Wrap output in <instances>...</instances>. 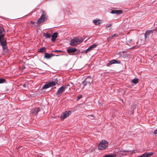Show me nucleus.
Returning <instances> with one entry per match:
<instances>
[{"instance_id":"obj_1","label":"nucleus","mask_w":157,"mask_h":157,"mask_svg":"<svg viewBox=\"0 0 157 157\" xmlns=\"http://www.w3.org/2000/svg\"><path fill=\"white\" fill-rule=\"evenodd\" d=\"M4 29L2 27H0V43L4 49L6 48V41L4 38Z\"/></svg>"},{"instance_id":"obj_2","label":"nucleus","mask_w":157,"mask_h":157,"mask_svg":"<svg viewBox=\"0 0 157 157\" xmlns=\"http://www.w3.org/2000/svg\"><path fill=\"white\" fill-rule=\"evenodd\" d=\"M83 41V40L82 37L74 38L71 40L70 44L72 46H75L79 43L82 42Z\"/></svg>"},{"instance_id":"obj_3","label":"nucleus","mask_w":157,"mask_h":157,"mask_svg":"<svg viewBox=\"0 0 157 157\" xmlns=\"http://www.w3.org/2000/svg\"><path fill=\"white\" fill-rule=\"evenodd\" d=\"M108 142L105 140L101 141L98 145V149L101 150L105 149L108 146Z\"/></svg>"},{"instance_id":"obj_4","label":"nucleus","mask_w":157,"mask_h":157,"mask_svg":"<svg viewBox=\"0 0 157 157\" xmlns=\"http://www.w3.org/2000/svg\"><path fill=\"white\" fill-rule=\"evenodd\" d=\"M41 11L42 12V14L41 16V17L38 19L37 22V23L38 25H39L41 23L44 22L47 19L46 13L42 10H41Z\"/></svg>"},{"instance_id":"obj_5","label":"nucleus","mask_w":157,"mask_h":157,"mask_svg":"<svg viewBox=\"0 0 157 157\" xmlns=\"http://www.w3.org/2000/svg\"><path fill=\"white\" fill-rule=\"evenodd\" d=\"M92 81H93L92 80L91 78L90 77H88L82 82V83L83 84L84 86L87 85L90 86L91 82H92Z\"/></svg>"},{"instance_id":"obj_6","label":"nucleus","mask_w":157,"mask_h":157,"mask_svg":"<svg viewBox=\"0 0 157 157\" xmlns=\"http://www.w3.org/2000/svg\"><path fill=\"white\" fill-rule=\"evenodd\" d=\"M66 87L65 86H62L60 87L58 90L57 92L56 93V94L58 97L60 96L62 93L64 91L65 89H66Z\"/></svg>"},{"instance_id":"obj_7","label":"nucleus","mask_w":157,"mask_h":157,"mask_svg":"<svg viewBox=\"0 0 157 157\" xmlns=\"http://www.w3.org/2000/svg\"><path fill=\"white\" fill-rule=\"evenodd\" d=\"M71 113V111H66L64 112L63 113L61 114V119H62V120H63L65 118H66L67 117L69 116V115Z\"/></svg>"},{"instance_id":"obj_8","label":"nucleus","mask_w":157,"mask_h":157,"mask_svg":"<svg viewBox=\"0 0 157 157\" xmlns=\"http://www.w3.org/2000/svg\"><path fill=\"white\" fill-rule=\"evenodd\" d=\"M40 111V109L38 108H37L32 109L30 111V113L31 114L36 115Z\"/></svg>"},{"instance_id":"obj_9","label":"nucleus","mask_w":157,"mask_h":157,"mask_svg":"<svg viewBox=\"0 0 157 157\" xmlns=\"http://www.w3.org/2000/svg\"><path fill=\"white\" fill-rule=\"evenodd\" d=\"M121 63L119 60H117L116 59H113L110 61L107 64V66L111 65L113 64L118 63L119 64Z\"/></svg>"},{"instance_id":"obj_10","label":"nucleus","mask_w":157,"mask_h":157,"mask_svg":"<svg viewBox=\"0 0 157 157\" xmlns=\"http://www.w3.org/2000/svg\"><path fill=\"white\" fill-rule=\"evenodd\" d=\"M77 50V49L75 48H72L67 50V53L70 55H73V53L75 52Z\"/></svg>"},{"instance_id":"obj_11","label":"nucleus","mask_w":157,"mask_h":157,"mask_svg":"<svg viewBox=\"0 0 157 157\" xmlns=\"http://www.w3.org/2000/svg\"><path fill=\"white\" fill-rule=\"evenodd\" d=\"M153 153L152 152L145 153L143 155L139 156L138 157H150L152 155Z\"/></svg>"},{"instance_id":"obj_12","label":"nucleus","mask_w":157,"mask_h":157,"mask_svg":"<svg viewBox=\"0 0 157 157\" xmlns=\"http://www.w3.org/2000/svg\"><path fill=\"white\" fill-rule=\"evenodd\" d=\"M97 45V44H93L90 47L88 48L85 50V52L86 53L90 51L94 48H95Z\"/></svg>"},{"instance_id":"obj_13","label":"nucleus","mask_w":157,"mask_h":157,"mask_svg":"<svg viewBox=\"0 0 157 157\" xmlns=\"http://www.w3.org/2000/svg\"><path fill=\"white\" fill-rule=\"evenodd\" d=\"M55 56V55L52 53H46L44 56V57L46 59H50L52 56Z\"/></svg>"},{"instance_id":"obj_14","label":"nucleus","mask_w":157,"mask_h":157,"mask_svg":"<svg viewBox=\"0 0 157 157\" xmlns=\"http://www.w3.org/2000/svg\"><path fill=\"white\" fill-rule=\"evenodd\" d=\"M58 80L57 78H56L54 81H52V82H48L50 87L52 86H55L56 85V84L57 83V84H58L57 83L58 82Z\"/></svg>"},{"instance_id":"obj_15","label":"nucleus","mask_w":157,"mask_h":157,"mask_svg":"<svg viewBox=\"0 0 157 157\" xmlns=\"http://www.w3.org/2000/svg\"><path fill=\"white\" fill-rule=\"evenodd\" d=\"M58 33L57 32L54 33L51 36L52 37L51 40L52 41H55L57 37Z\"/></svg>"},{"instance_id":"obj_16","label":"nucleus","mask_w":157,"mask_h":157,"mask_svg":"<svg viewBox=\"0 0 157 157\" xmlns=\"http://www.w3.org/2000/svg\"><path fill=\"white\" fill-rule=\"evenodd\" d=\"M155 30V29L153 30H148L146 31L145 34V37H146V36L147 35H150L151 33H152L153 31Z\"/></svg>"},{"instance_id":"obj_17","label":"nucleus","mask_w":157,"mask_h":157,"mask_svg":"<svg viewBox=\"0 0 157 157\" xmlns=\"http://www.w3.org/2000/svg\"><path fill=\"white\" fill-rule=\"evenodd\" d=\"M50 86L48 82L45 84L42 87V89H46L50 87Z\"/></svg>"},{"instance_id":"obj_18","label":"nucleus","mask_w":157,"mask_h":157,"mask_svg":"<svg viewBox=\"0 0 157 157\" xmlns=\"http://www.w3.org/2000/svg\"><path fill=\"white\" fill-rule=\"evenodd\" d=\"M100 20H93V22L96 25H99L100 23Z\"/></svg>"},{"instance_id":"obj_19","label":"nucleus","mask_w":157,"mask_h":157,"mask_svg":"<svg viewBox=\"0 0 157 157\" xmlns=\"http://www.w3.org/2000/svg\"><path fill=\"white\" fill-rule=\"evenodd\" d=\"M116 154H109L105 155L102 157H116Z\"/></svg>"},{"instance_id":"obj_20","label":"nucleus","mask_w":157,"mask_h":157,"mask_svg":"<svg viewBox=\"0 0 157 157\" xmlns=\"http://www.w3.org/2000/svg\"><path fill=\"white\" fill-rule=\"evenodd\" d=\"M116 34H114L112 35H111L107 39V41L108 42H109V40L111 39H112L113 37L116 36Z\"/></svg>"},{"instance_id":"obj_21","label":"nucleus","mask_w":157,"mask_h":157,"mask_svg":"<svg viewBox=\"0 0 157 157\" xmlns=\"http://www.w3.org/2000/svg\"><path fill=\"white\" fill-rule=\"evenodd\" d=\"M44 36L46 38H50L51 36V35L48 33H44Z\"/></svg>"},{"instance_id":"obj_22","label":"nucleus","mask_w":157,"mask_h":157,"mask_svg":"<svg viewBox=\"0 0 157 157\" xmlns=\"http://www.w3.org/2000/svg\"><path fill=\"white\" fill-rule=\"evenodd\" d=\"M46 48L45 47H43L39 50L38 52H45Z\"/></svg>"},{"instance_id":"obj_23","label":"nucleus","mask_w":157,"mask_h":157,"mask_svg":"<svg viewBox=\"0 0 157 157\" xmlns=\"http://www.w3.org/2000/svg\"><path fill=\"white\" fill-rule=\"evenodd\" d=\"M132 81L133 83L136 84L138 82V78H135L132 79Z\"/></svg>"},{"instance_id":"obj_24","label":"nucleus","mask_w":157,"mask_h":157,"mask_svg":"<svg viewBox=\"0 0 157 157\" xmlns=\"http://www.w3.org/2000/svg\"><path fill=\"white\" fill-rule=\"evenodd\" d=\"M116 13L117 14H121L123 13L122 11L121 10H116Z\"/></svg>"},{"instance_id":"obj_25","label":"nucleus","mask_w":157,"mask_h":157,"mask_svg":"<svg viewBox=\"0 0 157 157\" xmlns=\"http://www.w3.org/2000/svg\"><path fill=\"white\" fill-rule=\"evenodd\" d=\"M136 108V106L135 105L132 104L131 106V110H134Z\"/></svg>"},{"instance_id":"obj_26","label":"nucleus","mask_w":157,"mask_h":157,"mask_svg":"<svg viewBox=\"0 0 157 157\" xmlns=\"http://www.w3.org/2000/svg\"><path fill=\"white\" fill-rule=\"evenodd\" d=\"M89 118L90 119H91V120H93V119H94L95 117L93 115H91L90 116L89 115Z\"/></svg>"},{"instance_id":"obj_27","label":"nucleus","mask_w":157,"mask_h":157,"mask_svg":"<svg viewBox=\"0 0 157 157\" xmlns=\"http://www.w3.org/2000/svg\"><path fill=\"white\" fill-rule=\"evenodd\" d=\"M5 81V79L2 78H0V84L4 83Z\"/></svg>"},{"instance_id":"obj_28","label":"nucleus","mask_w":157,"mask_h":157,"mask_svg":"<svg viewBox=\"0 0 157 157\" xmlns=\"http://www.w3.org/2000/svg\"><path fill=\"white\" fill-rule=\"evenodd\" d=\"M120 151L121 152H129V151L125 150L124 149H121L120 150Z\"/></svg>"},{"instance_id":"obj_29","label":"nucleus","mask_w":157,"mask_h":157,"mask_svg":"<svg viewBox=\"0 0 157 157\" xmlns=\"http://www.w3.org/2000/svg\"><path fill=\"white\" fill-rule=\"evenodd\" d=\"M63 51H61L60 50H55L52 51V52H62Z\"/></svg>"},{"instance_id":"obj_30","label":"nucleus","mask_w":157,"mask_h":157,"mask_svg":"<svg viewBox=\"0 0 157 157\" xmlns=\"http://www.w3.org/2000/svg\"><path fill=\"white\" fill-rule=\"evenodd\" d=\"M82 96L81 95H80L78 96L77 98V101H78L80 99L82 98Z\"/></svg>"},{"instance_id":"obj_31","label":"nucleus","mask_w":157,"mask_h":157,"mask_svg":"<svg viewBox=\"0 0 157 157\" xmlns=\"http://www.w3.org/2000/svg\"><path fill=\"white\" fill-rule=\"evenodd\" d=\"M132 41V40L131 39H128V40H127V43H130Z\"/></svg>"},{"instance_id":"obj_32","label":"nucleus","mask_w":157,"mask_h":157,"mask_svg":"<svg viewBox=\"0 0 157 157\" xmlns=\"http://www.w3.org/2000/svg\"><path fill=\"white\" fill-rule=\"evenodd\" d=\"M116 10H112L111 12V13L112 14H115L116 13Z\"/></svg>"},{"instance_id":"obj_33","label":"nucleus","mask_w":157,"mask_h":157,"mask_svg":"<svg viewBox=\"0 0 157 157\" xmlns=\"http://www.w3.org/2000/svg\"><path fill=\"white\" fill-rule=\"evenodd\" d=\"M111 25V24H110L109 25L107 24L106 25V28H107L109 27Z\"/></svg>"},{"instance_id":"obj_34","label":"nucleus","mask_w":157,"mask_h":157,"mask_svg":"<svg viewBox=\"0 0 157 157\" xmlns=\"http://www.w3.org/2000/svg\"><path fill=\"white\" fill-rule=\"evenodd\" d=\"M26 83H24V84H23V86L24 87V88H25L26 87Z\"/></svg>"},{"instance_id":"obj_35","label":"nucleus","mask_w":157,"mask_h":157,"mask_svg":"<svg viewBox=\"0 0 157 157\" xmlns=\"http://www.w3.org/2000/svg\"><path fill=\"white\" fill-rule=\"evenodd\" d=\"M154 133L155 134H157V128L154 131Z\"/></svg>"},{"instance_id":"obj_36","label":"nucleus","mask_w":157,"mask_h":157,"mask_svg":"<svg viewBox=\"0 0 157 157\" xmlns=\"http://www.w3.org/2000/svg\"><path fill=\"white\" fill-rule=\"evenodd\" d=\"M98 104H98L100 106H101L102 105V104L101 102H100L99 101V102H98Z\"/></svg>"},{"instance_id":"obj_37","label":"nucleus","mask_w":157,"mask_h":157,"mask_svg":"<svg viewBox=\"0 0 157 157\" xmlns=\"http://www.w3.org/2000/svg\"><path fill=\"white\" fill-rule=\"evenodd\" d=\"M30 23L31 24H34V23H35V22H34V21H30Z\"/></svg>"},{"instance_id":"obj_38","label":"nucleus","mask_w":157,"mask_h":157,"mask_svg":"<svg viewBox=\"0 0 157 157\" xmlns=\"http://www.w3.org/2000/svg\"><path fill=\"white\" fill-rule=\"evenodd\" d=\"M155 30L157 32V27L155 28Z\"/></svg>"},{"instance_id":"obj_39","label":"nucleus","mask_w":157,"mask_h":157,"mask_svg":"<svg viewBox=\"0 0 157 157\" xmlns=\"http://www.w3.org/2000/svg\"><path fill=\"white\" fill-rule=\"evenodd\" d=\"M59 55H56V56H58Z\"/></svg>"}]
</instances>
